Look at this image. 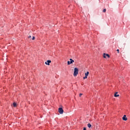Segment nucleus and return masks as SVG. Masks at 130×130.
<instances>
[{"instance_id":"obj_1","label":"nucleus","mask_w":130,"mask_h":130,"mask_svg":"<svg viewBox=\"0 0 130 130\" xmlns=\"http://www.w3.org/2000/svg\"><path fill=\"white\" fill-rule=\"evenodd\" d=\"M78 74H79V70L78 69V68H75L74 69V77H77Z\"/></svg>"},{"instance_id":"obj_2","label":"nucleus","mask_w":130,"mask_h":130,"mask_svg":"<svg viewBox=\"0 0 130 130\" xmlns=\"http://www.w3.org/2000/svg\"><path fill=\"white\" fill-rule=\"evenodd\" d=\"M58 112L60 114H62L63 113V109H62L61 108H59Z\"/></svg>"},{"instance_id":"obj_3","label":"nucleus","mask_w":130,"mask_h":130,"mask_svg":"<svg viewBox=\"0 0 130 130\" xmlns=\"http://www.w3.org/2000/svg\"><path fill=\"white\" fill-rule=\"evenodd\" d=\"M70 61H68V64L70 65V64H72V63H73V62H75V61L74 60H73V59H70Z\"/></svg>"},{"instance_id":"obj_4","label":"nucleus","mask_w":130,"mask_h":130,"mask_svg":"<svg viewBox=\"0 0 130 130\" xmlns=\"http://www.w3.org/2000/svg\"><path fill=\"white\" fill-rule=\"evenodd\" d=\"M103 57H104V58H106V57H108V58H109L110 56L108 54L104 53Z\"/></svg>"},{"instance_id":"obj_5","label":"nucleus","mask_w":130,"mask_h":130,"mask_svg":"<svg viewBox=\"0 0 130 130\" xmlns=\"http://www.w3.org/2000/svg\"><path fill=\"white\" fill-rule=\"evenodd\" d=\"M88 75H89V72H87L86 73H85V76L83 77V80H85V79H87Z\"/></svg>"},{"instance_id":"obj_6","label":"nucleus","mask_w":130,"mask_h":130,"mask_svg":"<svg viewBox=\"0 0 130 130\" xmlns=\"http://www.w3.org/2000/svg\"><path fill=\"white\" fill-rule=\"evenodd\" d=\"M51 62V60H48L47 61L45 62V64H47V66H49V63Z\"/></svg>"},{"instance_id":"obj_7","label":"nucleus","mask_w":130,"mask_h":130,"mask_svg":"<svg viewBox=\"0 0 130 130\" xmlns=\"http://www.w3.org/2000/svg\"><path fill=\"white\" fill-rule=\"evenodd\" d=\"M122 119L123 120L126 121V120H127V118H126V115H124L122 117Z\"/></svg>"},{"instance_id":"obj_8","label":"nucleus","mask_w":130,"mask_h":130,"mask_svg":"<svg viewBox=\"0 0 130 130\" xmlns=\"http://www.w3.org/2000/svg\"><path fill=\"white\" fill-rule=\"evenodd\" d=\"M118 92H116L114 94V96L115 97H119V94H117Z\"/></svg>"},{"instance_id":"obj_9","label":"nucleus","mask_w":130,"mask_h":130,"mask_svg":"<svg viewBox=\"0 0 130 130\" xmlns=\"http://www.w3.org/2000/svg\"><path fill=\"white\" fill-rule=\"evenodd\" d=\"M87 126L88 127H89V128H90V127H91V126H92V125H91V124L88 123L87 124Z\"/></svg>"},{"instance_id":"obj_10","label":"nucleus","mask_w":130,"mask_h":130,"mask_svg":"<svg viewBox=\"0 0 130 130\" xmlns=\"http://www.w3.org/2000/svg\"><path fill=\"white\" fill-rule=\"evenodd\" d=\"M13 106H14V107H16L17 104L15 102L13 103Z\"/></svg>"},{"instance_id":"obj_11","label":"nucleus","mask_w":130,"mask_h":130,"mask_svg":"<svg viewBox=\"0 0 130 130\" xmlns=\"http://www.w3.org/2000/svg\"><path fill=\"white\" fill-rule=\"evenodd\" d=\"M106 12V9H104L103 10V13H105Z\"/></svg>"},{"instance_id":"obj_12","label":"nucleus","mask_w":130,"mask_h":130,"mask_svg":"<svg viewBox=\"0 0 130 130\" xmlns=\"http://www.w3.org/2000/svg\"><path fill=\"white\" fill-rule=\"evenodd\" d=\"M32 40H35V37H32Z\"/></svg>"},{"instance_id":"obj_13","label":"nucleus","mask_w":130,"mask_h":130,"mask_svg":"<svg viewBox=\"0 0 130 130\" xmlns=\"http://www.w3.org/2000/svg\"><path fill=\"white\" fill-rule=\"evenodd\" d=\"M82 95H83V93H80V94H79V96H80V97H81Z\"/></svg>"},{"instance_id":"obj_14","label":"nucleus","mask_w":130,"mask_h":130,"mask_svg":"<svg viewBox=\"0 0 130 130\" xmlns=\"http://www.w3.org/2000/svg\"><path fill=\"white\" fill-rule=\"evenodd\" d=\"M117 51L118 53H119V49H117Z\"/></svg>"},{"instance_id":"obj_15","label":"nucleus","mask_w":130,"mask_h":130,"mask_svg":"<svg viewBox=\"0 0 130 130\" xmlns=\"http://www.w3.org/2000/svg\"><path fill=\"white\" fill-rule=\"evenodd\" d=\"M83 130H87V129H86V127H84Z\"/></svg>"},{"instance_id":"obj_16","label":"nucleus","mask_w":130,"mask_h":130,"mask_svg":"<svg viewBox=\"0 0 130 130\" xmlns=\"http://www.w3.org/2000/svg\"><path fill=\"white\" fill-rule=\"evenodd\" d=\"M28 38H31V36H28Z\"/></svg>"}]
</instances>
